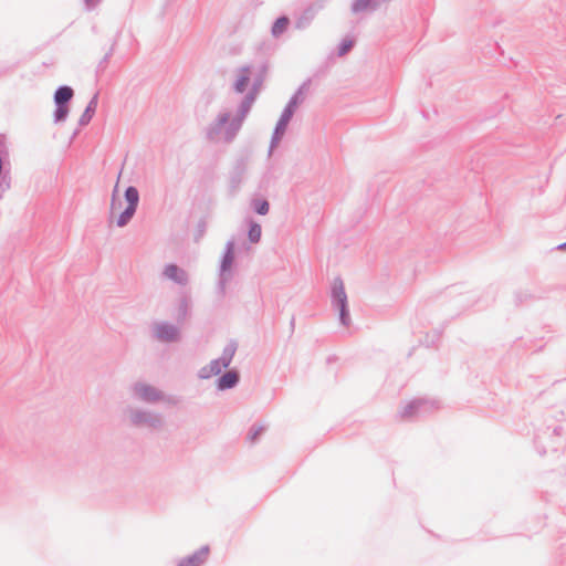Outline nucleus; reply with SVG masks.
Instances as JSON below:
<instances>
[{"instance_id": "1", "label": "nucleus", "mask_w": 566, "mask_h": 566, "mask_svg": "<svg viewBox=\"0 0 566 566\" xmlns=\"http://www.w3.org/2000/svg\"><path fill=\"white\" fill-rule=\"evenodd\" d=\"M260 69V73L253 80L252 90L242 98L234 116L231 117L230 112L227 111L220 112L208 125L206 128V137L209 142L222 140L226 144H231L237 138L252 108L256 97V92L263 83L268 66L262 65Z\"/></svg>"}, {"instance_id": "2", "label": "nucleus", "mask_w": 566, "mask_h": 566, "mask_svg": "<svg viewBox=\"0 0 566 566\" xmlns=\"http://www.w3.org/2000/svg\"><path fill=\"white\" fill-rule=\"evenodd\" d=\"M126 415L129 424L137 429L157 431L160 430L164 426V418L161 413L149 409L140 407H127Z\"/></svg>"}, {"instance_id": "3", "label": "nucleus", "mask_w": 566, "mask_h": 566, "mask_svg": "<svg viewBox=\"0 0 566 566\" xmlns=\"http://www.w3.org/2000/svg\"><path fill=\"white\" fill-rule=\"evenodd\" d=\"M234 240H229L226 243V248L220 261L217 292L221 297L226 295L227 285L233 279L232 266L234 263Z\"/></svg>"}, {"instance_id": "4", "label": "nucleus", "mask_w": 566, "mask_h": 566, "mask_svg": "<svg viewBox=\"0 0 566 566\" xmlns=\"http://www.w3.org/2000/svg\"><path fill=\"white\" fill-rule=\"evenodd\" d=\"M331 302L333 308L338 311L339 323L343 326L348 327L352 323V319L344 282L339 276L335 277L332 283Z\"/></svg>"}, {"instance_id": "5", "label": "nucleus", "mask_w": 566, "mask_h": 566, "mask_svg": "<svg viewBox=\"0 0 566 566\" xmlns=\"http://www.w3.org/2000/svg\"><path fill=\"white\" fill-rule=\"evenodd\" d=\"M439 408V400L417 398L402 407V409L399 411V417L403 420H415L421 417H426Z\"/></svg>"}, {"instance_id": "6", "label": "nucleus", "mask_w": 566, "mask_h": 566, "mask_svg": "<svg viewBox=\"0 0 566 566\" xmlns=\"http://www.w3.org/2000/svg\"><path fill=\"white\" fill-rule=\"evenodd\" d=\"M129 391L135 400L148 405L161 402V400L165 398L164 391L144 381H136L132 384Z\"/></svg>"}, {"instance_id": "7", "label": "nucleus", "mask_w": 566, "mask_h": 566, "mask_svg": "<svg viewBox=\"0 0 566 566\" xmlns=\"http://www.w3.org/2000/svg\"><path fill=\"white\" fill-rule=\"evenodd\" d=\"M327 3L328 0H315L305 7L295 20V29H307L314 21L315 17L326 8Z\"/></svg>"}, {"instance_id": "8", "label": "nucleus", "mask_w": 566, "mask_h": 566, "mask_svg": "<svg viewBox=\"0 0 566 566\" xmlns=\"http://www.w3.org/2000/svg\"><path fill=\"white\" fill-rule=\"evenodd\" d=\"M247 170H248V158L247 157L237 158L229 171V191L232 195H235L239 191V189L244 180Z\"/></svg>"}, {"instance_id": "9", "label": "nucleus", "mask_w": 566, "mask_h": 566, "mask_svg": "<svg viewBox=\"0 0 566 566\" xmlns=\"http://www.w3.org/2000/svg\"><path fill=\"white\" fill-rule=\"evenodd\" d=\"M263 64L259 65L256 69L252 65H243L239 67L237 70V78L233 83V90L239 94L244 93L251 82V77L253 76L254 78L260 73V67Z\"/></svg>"}, {"instance_id": "10", "label": "nucleus", "mask_w": 566, "mask_h": 566, "mask_svg": "<svg viewBox=\"0 0 566 566\" xmlns=\"http://www.w3.org/2000/svg\"><path fill=\"white\" fill-rule=\"evenodd\" d=\"M154 336L165 343L178 342L180 332L177 326L167 322H160L154 327Z\"/></svg>"}, {"instance_id": "11", "label": "nucleus", "mask_w": 566, "mask_h": 566, "mask_svg": "<svg viewBox=\"0 0 566 566\" xmlns=\"http://www.w3.org/2000/svg\"><path fill=\"white\" fill-rule=\"evenodd\" d=\"M391 0H354L350 6V11L354 14L363 12H375L387 6Z\"/></svg>"}, {"instance_id": "12", "label": "nucleus", "mask_w": 566, "mask_h": 566, "mask_svg": "<svg viewBox=\"0 0 566 566\" xmlns=\"http://www.w3.org/2000/svg\"><path fill=\"white\" fill-rule=\"evenodd\" d=\"M164 276L174 283L185 286L189 282V275L186 270L181 269L177 264H167L163 272Z\"/></svg>"}, {"instance_id": "13", "label": "nucleus", "mask_w": 566, "mask_h": 566, "mask_svg": "<svg viewBox=\"0 0 566 566\" xmlns=\"http://www.w3.org/2000/svg\"><path fill=\"white\" fill-rule=\"evenodd\" d=\"M210 548L208 545L201 546L191 555L181 558L177 566H202L209 556Z\"/></svg>"}, {"instance_id": "14", "label": "nucleus", "mask_w": 566, "mask_h": 566, "mask_svg": "<svg viewBox=\"0 0 566 566\" xmlns=\"http://www.w3.org/2000/svg\"><path fill=\"white\" fill-rule=\"evenodd\" d=\"M239 382L240 373L237 369H229L217 379L216 387L219 391H224L237 387Z\"/></svg>"}, {"instance_id": "15", "label": "nucleus", "mask_w": 566, "mask_h": 566, "mask_svg": "<svg viewBox=\"0 0 566 566\" xmlns=\"http://www.w3.org/2000/svg\"><path fill=\"white\" fill-rule=\"evenodd\" d=\"M222 369L226 368L221 366V363L218 360V358L212 359L209 364L205 365L198 370V378L209 379L212 376L220 375Z\"/></svg>"}, {"instance_id": "16", "label": "nucleus", "mask_w": 566, "mask_h": 566, "mask_svg": "<svg viewBox=\"0 0 566 566\" xmlns=\"http://www.w3.org/2000/svg\"><path fill=\"white\" fill-rule=\"evenodd\" d=\"M541 295L536 293L535 289L532 287H523L514 293V302L516 305L526 304L530 302H533L535 300H538Z\"/></svg>"}, {"instance_id": "17", "label": "nucleus", "mask_w": 566, "mask_h": 566, "mask_svg": "<svg viewBox=\"0 0 566 566\" xmlns=\"http://www.w3.org/2000/svg\"><path fill=\"white\" fill-rule=\"evenodd\" d=\"M74 95V91L69 85H61L54 92V104L55 105H64L69 106V103L72 101Z\"/></svg>"}, {"instance_id": "18", "label": "nucleus", "mask_w": 566, "mask_h": 566, "mask_svg": "<svg viewBox=\"0 0 566 566\" xmlns=\"http://www.w3.org/2000/svg\"><path fill=\"white\" fill-rule=\"evenodd\" d=\"M238 349V344L235 340H230L223 348L221 356L218 358V360L221 363V366H223L226 369L230 366L232 363V359L235 355V352Z\"/></svg>"}, {"instance_id": "19", "label": "nucleus", "mask_w": 566, "mask_h": 566, "mask_svg": "<svg viewBox=\"0 0 566 566\" xmlns=\"http://www.w3.org/2000/svg\"><path fill=\"white\" fill-rule=\"evenodd\" d=\"M97 101H98V96L97 94H95L91 101L88 102V104L86 105L83 114L81 115L80 119H78V125L80 126H86L93 118L95 112H96V107H97Z\"/></svg>"}, {"instance_id": "20", "label": "nucleus", "mask_w": 566, "mask_h": 566, "mask_svg": "<svg viewBox=\"0 0 566 566\" xmlns=\"http://www.w3.org/2000/svg\"><path fill=\"white\" fill-rule=\"evenodd\" d=\"M287 126L289 124L286 122L280 119L277 120L271 137L269 154H271L272 150L279 145L287 129Z\"/></svg>"}, {"instance_id": "21", "label": "nucleus", "mask_w": 566, "mask_h": 566, "mask_svg": "<svg viewBox=\"0 0 566 566\" xmlns=\"http://www.w3.org/2000/svg\"><path fill=\"white\" fill-rule=\"evenodd\" d=\"M310 80L304 82L296 92L291 96L290 101L285 106L290 107L293 111H296L300 104L304 102L305 92L308 90Z\"/></svg>"}, {"instance_id": "22", "label": "nucleus", "mask_w": 566, "mask_h": 566, "mask_svg": "<svg viewBox=\"0 0 566 566\" xmlns=\"http://www.w3.org/2000/svg\"><path fill=\"white\" fill-rule=\"evenodd\" d=\"M290 18L287 15L279 17L272 24L271 34L273 38H280L290 25Z\"/></svg>"}, {"instance_id": "23", "label": "nucleus", "mask_w": 566, "mask_h": 566, "mask_svg": "<svg viewBox=\"0 0 566 566\" xmlns=\"http://www.w3.org/2000/svg\"><path fill=\"white\" fill-rule=\"evenodd\" d=\"M136 210L137 208H134L133 206H126L116 220L117 227L124 228L127 226L135 216Z\"/></svg>"}, {"instance_id": "24", "label": "nucleus", "mask_w": 566, "mask_h": 566, "mask_svg": "<svg viewBox=\"0 0 566 566\" xmlns=\"http://www.w3.org/2000/svg\"><path fill=\"white\" fill-rule=\"evenodd\" d=\"M124 198L127 202V206H133L134 208H138L139 191L135 186H128L125 189Z\"/></svg>"}, {"instance_id": "25", "label": "nucleus", "mask_w": 566, "mask_h": 566, "mask_svg": "<svg viewBox=\"0 0 566 566\" xmlns=\"http://www.w3.org/2000/svg\"><path fill=\"white\" fill-rule=\"evenodd\" d=\"M253 211L260 216L268 214L270 210V203L266 199H253L251 202Z\"/></svg>"}, {"instance_id": "26", "label": "nucleus", "mask_w": 566, "mask_h": 566, "mask_svg": "<svg viewBox=\"0 0 566 566\" xmlns=\"http://www.w3.org/2000/svg\"><path fill=\"white\" fill-rule=\"evenodd\" d=\"M262 229L261 226L254 221H250L248 238L251 243H258L261 240Z\"/></svg>"}, {"instance_id": "27", "label": "nucleus", "mask_w": 566, "mask_h": 566, "mask_svg": "<svg viewBox=\"0 0 566 566\" xmlns=\"http://www.w3.org/2000/svg\"><path fill=\"white\" fill-rule=\"evenodd\" d=\"M69 113H70V107L69 106L55 105V111H54V114H53L54 122L55 123L64 122L67 118Z\"/></svg>"}, {"instance_id": "28", "label": "nucleus", "mask_w": 566, "mask_h": 566, "mask_svg": "<svg viewBox=\"0 0 566 566\" xmlns=\"http://www.w3.org/2000/svg\"><path fill=\"white\" fill-rule=\"evenodd\" d=\"M355 45V41L353 39L346 38L343 39L338 45L337 55L344 56L346 55Z\"/></svg>"}, {"instance_id": "29", "label": "nucleus", "mask_w": 566, "mask_h": 566, "mask_svg": "<svg viewBox=\"0 0 566 566\" xmlns=\"http://www.w3.org/2000/svg\"><path fill=\"white\" fill-rule=\"evenodd\" d=\"M115 46H116V41H114L109 48V50L105 53V55L103 56V59L99 61L98 65H97V72H103L108 62H109V59L113 56L114 52H115Z\"/></svg>"}, {"instance_id": "30", "label": "nucleus", "mask_w": 566, "mask_h": 566, "mask_svg": "<svg viewBox=\"0 0 566 566\" xmlns=\"http://www.w3.org/2000/svg\"><path fill=\"white\" fill-rule=\"evenodd\" d=\"M265 428L263 426H252L249 431L248 438L251 442H255L258 438L263 433Z\"/></svg>"}, {"instance_id": "31", "label": "nucleus", "mask_w": 566, "mask_h": 566, "mask_svg": "<svg viewBox=\"0 0 566 566\" xmlns=\"http://www.w3.org/2000/svg\"><path fill=\"white\" fill-rule=\"evenodd\" d=\"M189 302L187 298H181L178 307L179 319H184L188 315Z\"/></svg>"}, {"instance_id": "32", "label": "nucleus", "mask_w": 566, "mask_h": 566, "mask_svg": "<svg viewBox=\"0 0 566 566\" xmlns=\"http://www.w3.org/2000/svg\"><path fill=\"white\" fill-rule=\"evenodd\" d=\"M11 187L10 177H0V200L4 197L6 192Z\"/></svg>"}, {"instance_id": "33", "label": "nucleus", "mask_w": 566, "mask_h": 566, "mask_svg": "<svg viewBox=\"0 0 566 566\" xmlns=\"http://www.w3.org/2000/svg\"><path fill=\"white\" fill-rule=\"evenodd\" d=\"M294 114H295V111H293L290 107L285 106L279 119L290 124V122H291L292 117L294 116Z\"/></svg>"}, {"instance_id": "34", "label": "nucleus", "mask_w": 566, "mask_h": 566, "mask_svg": "<svg viewBox=\"0 0 566 566\" xmlns=\"http://www.w3.org/2000/svg\"><path fill=\"white\" fill-rule=\"evenodd\" d=\"M102 0H84L86 10L91 11L95 9Z\"/></svg>"}, {"instance_id": "35", "label": "nucleus", "mask_w": 566, "mask_h": 566, "mask_svg": "<svg viewBox=\"0 0 566 566\" xmlns=\"http://www.w3.org/2000/svg\"><path fill=\"white\" fill-rule=\"evenodd\" d=\"M179 398L176 396H168L165 394V398L161 400L163 402H166L168 405H177L179 402Z\"/></svg>"}, {"instance_id": "36", "label": "nucleus", "mask_w": 566, "mask_h": 566, "mask_svg": "<svg viewBox=\"0 0 566 566\" xmlns=\"http://www.w3.org/2000/svg\"><path fill=\"white\" fill-rule=\"evenodd\" d=\"M1 146H3V142H2V138L0 137V147ZM2 171H3V160H2V157L0 156V177H8L7 175H3Z\"/></svg>"}, {"instance_id": "37", "label": "nucleus", "mask_w": 566, "mask_h": 566, "mask_svg": "<svg viewBox=\"0 0 566 566\" xmlns=\"http://www.w3.org/2000/svg\"><path fill=\"white\" fill-rule=\"evenodd\" d=\"M205 230H206V222L201 220L198 223V233H199V235H202Z\"/></svg>"}, {"instance_id": "38", "label": "nucleus", "mask_w": 566, "mask_h": 566, "mask_svg": "<svg viewBox=\"0 0 566 566\" xmlns=\"http://www.w3.org/2000/svg\"><path fill=\"white\" fill-rule=\"evenodd\" d=\"M556 249L560 251H566V241L564 243L558 244Z\"/></svg>"}, {"instance_id": "39", "label": "nucleus", "mask_w": 566, "mask_h": 566, "mask_svg": "<svg viewBox=\"0 0 566 566\" xmlns=\"http://www.w3.org/2000/svg\"><path fill=\"white\" fill-rule=\"evenodd\" d=\"M290 327H291V331L293 332L294 327H295V318L294 317H292V319L290 322Z\"/></svg>"}, {"instance_id": "40", "label": "nucleus", "mask_w": 566, "mask_h": 566, "mask_svg": "<svg viewBox=\"0 0 566 566\" xmlns=\"http://www.w3.org/2000/svg\"><path fill=\"white\" fill-rule=\"evenodd\" d=\"M78 134V129H76L72 136V139L75 138V136Z\"/></svg>"}]
</instances>
